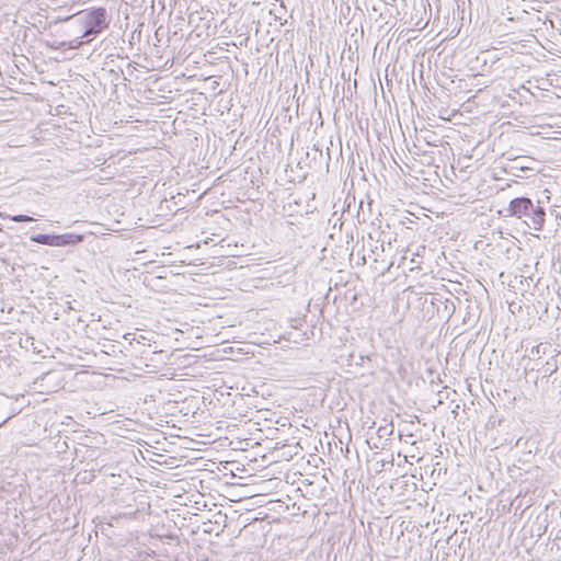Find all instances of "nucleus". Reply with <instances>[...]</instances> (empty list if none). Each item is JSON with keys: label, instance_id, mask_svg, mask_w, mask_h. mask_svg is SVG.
<instances>
[{"label": "nucleus", "instance_id": "1", "mask_svg": "<svg viewBox=\"0 0 561 561\" xmlns=\"http://www.w3.org/2000/svg\"><path fill=\"white\" fill-rule=\"evenodd\" d=\"M506 211L510 216L523 220L530 229L541 231L543 228L546 211L539 202L534 204L528 197H516L510 202Z\"/></svg>", "mask_w": 561, "mask_h": 561}, {"label": "nucleus", "instance_id": "2", "mask_svg": "<svg viewBox=\"0 0 561 561\" xmlns=\"http://www.w3.org/2000/svg\"><path fill=\"white\" fill-rule=\"evenodd\" d=\"M75 19L78 25L83 30L81 38H87L91 42L110 25V16L104 8H93L91 10L82 11L75 16H68L65 21Z\"/></svg>", "mask_w": 561, "mask_h": 561}, {"label": "nucleus", "instance_id": "3", "mask_svg": "<svg viewBox=\"0 0 561 561\" xmlns=\"http://www.w3.org/2000/svg\"><path fill=\"white\" fill-rule=\"evenodd\" d=\"M526 160L529 159L526 157H515L514 159H510V162L504 169L505 172L516 178H527V175H524L523 173L533 171L534 168L525 164Z\"/></svg>", "mask_w": 561, "mask_h": 561}, {"label": "nucleus", "instance_id": "4", "mask_svg": "<svg viewBox=\"0 0 561 561\" xmlns=\"http://www.w3.org/2000/svg\"><path fill=\"white\" fill-rule=\"evenodd\" d=\"M84 240L83 234L64 233L56 234L55 247L76 245Z\"/></svg>", "mask_w": 561, "mask_h": 561}, {"label": "nucleus", "instance_id": "5", "mask_svg": "<svg viewBox=\"0 0 561 561\" xmlns=\"http://www.w3.org/2000/svg\"><path fill=\"white\" fill-rule=\"evenodd\" d=\"M550 345L548 343H539L536 346H533L530 350H526V357L529 360H538L542 355H546Z\"/></svg>", "mask_w": 561, "mask_h": 561}, {"label": "nucleus", "instance_id": "6", "mask_svg": "<svg viewBox=\"0 0 561 561\" xmlns=\"http://www.w3.org/2000/svg\"><path fill=\"white\" fill-rule=\"evenodd\" d=\"M85 43H88V42L77 38V39H73L70 42L54 43V44L49 45V47L53 49H59L62 47H67L68 49H78Z\"/></svg>", "mask_w": 561, "mask_h": 561}, {"label": "nucleus", "instance_id": "7", "mask_svg": "<svg viewBox=\"0 0 561 561\" xmlns=\"http://www.w3.org/2000/svg\"><path fill=\"white\" fill-rule=\"evenodd\" d=\"M31 241L38 244L55 247L56 234H35L31 237Z\"/></svg>", "mask_w": 561, "mask_h": 561}, {"label": "nucleus", "instance_id": "8", "mask_svg": "<svg viewBox=\"0 0 561 561\" xmlns=\"http://www.w3.org/2000/svg\"><path fill=\"white\" fill-rule=\"evenodd\" d=\"M394 426L392 423H386L377 428V435L379 438H388L392 435Z\"/></svg>", "mask_w": 561, "mask_h": 561}, {"label": "nucleus", "instance_id": "9", "mask_svg": "<svg viewBox=\"0 0 561 561\" xmlns=\"http://www.w3.org/2000/svg\"><path fill=\"white\" fill-rule=\"evenodd\" d=\"M5 218H9L11 219L12 221H15V222H31L33 221L34 219L27 215H14V216H5Z\"/></svg>", "mask_w": 561, "mask_h": 561}, {"label": "nucleus", "instance_id": "10", "mask_svg": "<svg viewBox=\"0 0 561 561\" xmlns=\"http://www.w3.org/2000/svg\"><path fill=\"white\" fill-rule=\"evenodd\" d=\"M546 368H543V374L551 376L557 370V365H551L549 362L546 363Z\"/></svg>", "mask_w": 561, "mask_h": 561}, {"label": "nucleus", "instance_id": "11", "mask_svg": "<svg viewBox=\"0 0 561 561\" xmlns=\"http://www.w3.org/2000/svg\"><path fill=\"white\" fill-rule=\"evenodd\" d=\"M530 369L531 370H535V369L539 370L540 368L538 367V364L536 363L534 366L530 367Z\"/></svg>", "mask_w": 561, "mask_h": 561}, {"label": "nucleus", "instance_id": "12", "mask_svg": "<svg viewBox=\"0 0 561 561\" xmlns=\"http://www.w3.org/2000/svg\"><path fill=\"white\" fill-rule=\"evenodd\" d=\"M10 417H11V416H7V417H4V419L0 422V426H1L2 424H4V423L10 419Z\"/></svg>", "mask_w": 561, "mask_h": 561}, {"label": "nucleus", "instance_id": "13", "mask_svg": "<svg viewBox=\"0 0 561 561\" xmlns=\"http://www.w3.org/2000/svg\"><path fill=\"white\" fill-rule=\"evenodd\" d=\"M411 263H412L413 265H416V266L419 267V265H417V264H419V262H416V260L412 259V260H411Z\"/></svg>", "mask_w": 561, "mask_h": 561}]
</instances>
